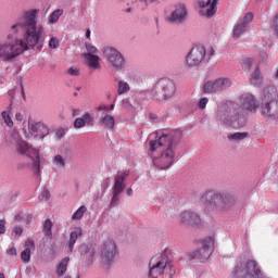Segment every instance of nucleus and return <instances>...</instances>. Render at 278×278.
<instances>
[{
    "label": "nucleus",
    "instance_id": "26",
    "mask_svg": "<svg viewBox=\"0 0 278 278\" xmlns=\"http://www.w3.org/2000/svg\"><path fill=\"white\" fill-rule=\"evenodd\" d=\"M53 222L51 219H46L43 227H42V233L47 240H53Z\"/></svg>",
    "mask_w": 278,
    "mask_h": 278
},
{
    "label": "nucleus",
    "instance_id": "13",
    "mask_svg": "<svg viewBox=\"0 0 278 278\" xmlns=\"http://www.w3.org/2000/svg\"><path fill=\"white\" fill-rule=\"evenodd\" d=\"M179 223L185 227H201L203 225V219L201 215H198L191 210H186L179 214Z\"/></svg>",
    "mask_w": 278,
    "mask_h": 278
},
{
    "label": "nucleus",
    "instance_id": "4",
    "mask_svg": "<svg viewBox=\"0 0 278 278\" xmlns=\"http://www.w3.org/2000/svg\"><path fill=\"white\" fill-rule=\"evenodd\" d=\"M227 108L229 112L235 114L233 121H240L247 112H256L257 103H255V98L252 94L245 93L239 98V102H227Z\"/></svg>",
    "mask_w": 278,
    "mask_h": 278
},
{
    "label": "nucleus",
    "instance_id": "53",
    "mask_svg": "<svg viewBox=\"0 0 278 278\" xmlns=\"http://www.w3.org/2000/svg\"><path fill=\"white\" fill-rule=\"evenodd\" d=\"M126 193L128 194V197H131V194L134 193V190H131V188H128L126 190Z\"/></svg>",
    "mask_w": 278,
    "mask_h": 278
},
{
    "label": "nucleus",
    "instance_id": "47",
    "mask_svg": "<svg viewBox=\"0 0 278 278\" xmlns=\"http://www.w3.org/2000/svg\"><path fill=\"white\" fill-rule=\"evenodd\" d=\"M13 105H14V102L10 100L9 106L7 108L5 111H2V112H8V114H12Z\"/></svg>",
    "mask_w": 278,
    "mask_h": 278
},
{
    "label": "nucleus",
    "instance_id": "35",
    "mask_svg": "<svg viewBox=\"0 0 278 278\" xmlns=\"http://www.w3.org/2000/svg\"><path fill=\"white\" fill-rule=\"evenodd\" d=\"M251 66H253V59L245 58L242 60V68L243 71H251Z\"/></svg>",
    "mask_w": 278,
    "mask_h": 278
},
{
    "label": "nucleus",
    "instance_id": "21",
    "mask_svg": "<svg viewBox=\"0 0 278 278\" xmlns=\"http://www.w3.org/2000/svg\"><path fill=\"white\" fill-rule=\"evenodd\" d=\"M93 121H94V118L92 117V115H90V113L87 112L83 115V117H77L74 121V128L81 129L86 125H92Z\"/></svg>",
    "mask_w": 278,
    "mask_h": 278
},
{
    "label": "nucleus",
    "instance_id": "52",
    "mask_svg": "<svg viewBox=\"0 0 278 278\" xmlns=\"http://www.w3.org/2000/svg\"><path fill=\"white\" fill-rule=\"evenodd\" d=\"M72 116L75 118L76 116H79V109H73L72 110Z\"/></svg>",
    "mask_w": 278,
    "mask_h": 278
},
{
    "label": "nucleus",
    "instance_id": "39",
    "mask_svg": "<svg viewBox=\"0 0 278 278\" xmlns=\"http://www.w3.org/2000/svg\"><path fill=\"white\" fill-rule=\"evenodd\" d=\"M67 74H70L72 77H79V68L72 66L67 70Z\"/></svg>",
    "mask_w": 278,
    "mask_h": 278
},
{
    "label": "nucleus",
    "instance_id": "60",
    "mask_svg": "<svg viewBox=\"0 0 278 278\" xmlns=\"http://www.w3.org/2000/svg\"><path fill=\"white\" fill-rule=\"evenodd\" d=\"M150 118H152L153 121H155V118H157L155 115L150 114Z\"/></svg>",
    "mask_w": 278,
    "mask_h": 278
},
{
    "label": "nucleus",
    "instance_id": "54",
    "mask_svg": "<svg viewBox=\"0 0 278 278\" xmlns=\"http://www.w3.org/2000/svg\"><path fill=\"white\" fill-rule=\"evenodd\" d=\"M31 220H33V217H31V215H27V219H26V223H27V225H29V223H31Z\"/></svg>",
    "mask_w": 278,
    "mask_h": 278
},
{
    "label": "nucleus",
    "instance_id": "50",
    "mask_svg": "<svg viewBox=\"0 0 278 278\" xmlns=\"http://www.w3.org/2000/svg\"><path fill=\"white\" fill-rule=\"evenodd\" d=\"M15 121H17V123H23V114L22 113H16L15 114Z\"/></svg>",
    "mask_w": 278,
    "mask_h": 278
},
{
    "label": "nucleus",
    "instance_id": "45",
    "mask_svg": "<svg viewBox=\"0 0 278 278\" xmlns=\"http://www.w3.org/2000/svg\"><path fill=\"white\" fill-rule=\"evenodd\" d=\"M0 233H5V219H0Z\"/></svg>",
    "mask_w": 278,
    "mask_h": 278
},
{
    "label": "nucleus",
    "instance_id": "37",
    "mask_svg": "<svg viewBox=\"0 0 278 278\" xmlns=\"http://www.w3.org/2000/svg\"><path fill=\"white\" fill-rule=\"evenodd\" d=\"M84 255H85L86 260H92V257H94V248H92V247L86 248Z\"/></svg>",
    "mask_w": 278,
    "mask_h": 278
},
{
    "label": "nucleus",
    "instance_id": "10",
    "mask_svg": "<svg viewBox=\"0 0 278 278\" xmlns=\"http://www.w3.org/2000/svg\"><path fill=\"white\" fill-rule=\"evenodd\" d=\"M205 47H193L186 56V66H188L189 68L199 66L205 60Z\"/></svg>",
    "mask_w": 278,
    "mask_h": 278
},
{
    "label": "nucleus",
    "instance_id": "18",
    "mask_svg": "<svg viewBox=\"0 0 278 278\" xmlns=\"http://www.w3.org/2000/svg\"><path fill=\"white\" fill-rule=\"evenodd\" d=\"M98 123L100 127H103V129H108L109 131H112L116 126V118H114L112 114L103 112Z\"/></svg>",
    "mask_w": 278,
    "mask_h": 278
},
{
    "label": "nucleus",
    "instance_id": "25",
    "mask_svg": "<svg viewBox=\"0 0 278 278\" xmlns=\"http://www.w3.org/2000/svg\"><path fill=\"white\" fill-rule=\"evenodd\" d=\"M83 231L81 228H76V230L72 231L70 235V240L67 242V249L72 253L73 249L75 247V243L77 242L78 238H81Z\"/></svg>",
    "mask_w": 278,
    "mask_h": 278
},
{
    "label": "nucleus",
    "instance_id": "49",
    "mask_svg": "<svg viewBox=\"0 0 278 278\" xmlns=\"http://www.w3.org/2000/svg\"><path fill=\"white\" fill-rule=\"evenodd\" d=\"M13 233H14L15 236H21V233H23V228H21V227H15V228L13 229Z\"/></svg>",
    "mask_w": 278,
    "mask_h": 278
},
{
    "label": "nucleus",
    "instance_id": "23",
    "mask_svg": "<svg viewBox=\"0 0 278 278\" xmlns=\"http://www.w3.org/2000/svg\"><path fill=\"white\" fill-rule=\"evenodd\" d=\"M83 58H85L89 68H93L94 71L101 68V64L99 63V55L90 54V53H84Z\"/></svg>",
    "mask_w": 278,
    "mask_h": 278
},
{
    "label": "nucleus",
    "instance_id": "34",
    "mask_svg": "<svg viewBox=\"0 0 278 278\" xmlns=\"http://www.w3.org/2000/svg\"><path fill=\"white\" fill-rule=\"evenodd\" d=\"M1 116L4 121V124L7 125V127H14V122L12 121V117L10 116V113L8 112H2Z\"/></svg>",
    "mask_w": 278,
    "mask_h": 278
},
{
    "label": "nucleus",
    "instance_id": "24",
    "mask_svg": "<svg viewBox=\"0 0 278 278\" xmlns=\"http://www.w3.org/2000/svg\"><path fill=\"white\" fill-rule=\"evenodd\" d=\"M127 175L129 174L124 173L115 177V184L113 188V192H115V194H121L123 190H125V177H127Z\"/></svg>",
    "mask_w": 278,
    "mask_h": 278
},
{
    "label": "nucleus",
    "instance_id": "40",
    "mask_svg": "<svg viewBox=\"0 0 278 278\" xmlns=\"http://www.w3.org/2000/svg\"><path fill=\"white\" fill-rule=\"evenodd\" d=\"M119 194L121 193H116L113 191V198H112L110 207H114V205H116V203H118V201H121Z\"/></svg>",
    "mask_w": 278,
    "mask_h": 278
},
{
    "label": "nucleus",
    "instance_id": "48",
    "mask_svg": "<svg viewBox=\"0 0 278 278\" xmlns=\"http://www.w3.org/2000/svg\"><path fill=\"white\" fill-rule=\"evenodd\" d=\"M65 134H66V131H64V129H60L56 131V138H59V140H60V139L64 138Z\"/></svg>",
    "mask_w": 278,
    "mask_h": 278
},
{
    "label": "nucleus",
    "instance_id": "29",
    "mask_svg": "<svg viewBox=\"0 0 278 278\" xmlns=\"http://www.w3.org/2000/svg\"><path fill=\"white\" fill-rule=\"evenodd\" d=\"M62 14H64V10L62 9H58L55 11H53L51 13V15L49 16V23H58V21H60V16H62Z\"/></svg>",
    "mask_w": 278,
    "mask_h": 278
},
{
    "label": "nucleus",
    "instance_id": "30",
    "mask_svg": "<svg viewBox=\"0 0 278 278\" xmlns=\"http://www.w3.org/2000/svg\"><path fill=\"white\" fill-rule=\"evenodd\" d=\"M87 207L86 206H80L72 216L73 220H81V218H84V215L87 212Z\"/></svg>",
    "mask_w": 278,
    "mask_h": 278
},
{
    "label": "nucleus",
    "instance_id": "8",
    "mask_svg": "<svg viewBox=\"0 0 278 278\" xmlns=\"http://www.w3.org/2000/svg\"><path fill=\"white\" fill-rule=\"evenodd\" d=\"M173 275H175V270L166 258L159 261L149 271L150 278H173Z\"/></svg>",
    "mask_w": 278,
    "mask_h": 278
},
{
    "label": "nucleus",
    "instance_id": "57",
    "mask_svg": "<svg viewBox=\"0 0 278 278\" xmlns=\"http://www.w3.org/2000/svg\"><path fill=\"white\" fill-rule=\"evenodd\" d=\"M15 220H23V216L16 215V216H15Z\"/></svg>",
    "mask_w": 278,
    "mask_h": 278
},
{
    "label": "nucleus",
    "instance_id": "56",
    "mask_svg": "<svg viewBox=\"0 0 278 278\" xmlns=\"http://www.w3.org/2000/svg\"><path fill=\"white\" fill-rule=\"evenodd\" d=\"M214 54V48H210L208 49V55H213Z\"/></svg>",
    "mask_w": 278,
    "mask_h": 278
},
{
    "label": "nucleus",
    "instance_id": "32",
    "mask_svg": "<svg viewBox=\"0 0 278 278\" xmlns=\"http://www.w3.org/2000/svg\"><path fill=\"white\" fill-rule=\"evenodd\" d=\"M117 92L118 94H125V92H129V84H127L126 81L119 80Z\"/></svg>",
    "mask_w": 278,
    "mask_h": 278
},
{
    "label": "nucleus",
    "instance_id": "16",
    "mask_svg": "<svg viewBox=\"0 0 278 278\" xmlns=\"http://www.w3.org/2000/svg\"><path fill=\"white\" fill-rule=\"evenodd\" d=\"M188 16V10L186 9V4L178 3L175 7V10L172 12L168 17L169 23H174L175 25H181V23L186 22V17Z\"/></svg>",
    "mask_w": 278,
    "mask_h": 278
},
{
    "label": "nucleus",
    "instance_id": "2",
    "mask_svg": "<svg viewBox=\"0 0 278 278\" xmlns=\"http://www.w3.org/2000/svg\"><path fill=\"white\" fill-rule=\"evenodd\" d=\"M181 132L179 130H172L169 132H163L156 140L150 141V153H155L157 149L162 150L160 157L154 159V165L161 170L170 168L175 162V146L179 142Z\"/></svg>",
    "mask_w": 278,
    "mask_h": 278
},
{
    "label": "nucleus",
    "instance_id": "28",
    "mask_svg": "<svg viewBox=\"0 0 278 278\" xmlns=\"http://www.w3.org/2000/svg\"><path fill=\"white\" fill-rule=\"evenodd\" d=\"M131 3H137L140 10H147L151 3H155L156 5L160 3V0H130Z\"/></svg>",
    "mask_w": 278,
    "mask_h": 278
},
{
    "label": "nucleus",
    "instance_id": "17",
    "mask_svg": "<svg viewBox=\"0 0 278 278\" xmlns=\"http://www.w3.org/2000/svg\"><path fill=\"white\" fill-rule=\"evenodd\" d=\"M253 21V13H247L242 20H239L232 29L233 38H240L244 31H247V27Z\"/></svg>",
    "mask_w": 278,
    "mask_h": 278
},
{
    "label": "nucleus",
    "instance_id": "14",
    "mask_svg": "<svg viewBox=\"0 0 278 278\" xmlns=\"http://www.w3.org/2000/svg\"><path fill=\"white\" fill-rule=\"evenodd\" d=\"M231 86V80L229 78H218L214 81H207L203 86V92L206 94H214L216 92H223Z\"/></svg>",
    "mask_w": 278,
    "mask_h": 278
},
{
    "label": "nucleus",
    "instance_id": "7",
    "mask_svg": "<svg viewBox=\"0 0 278 278\" xmlns=\"http://www.w3.org/2000/svg\"><path fill=\"white\" fill-rule=\"evenodd\" d=\"M17 151L22 155H27L33 160V169L35 175H40V152L31 147L25 141H20L17 143Z\"/></svg>",
    "mask_w": 278,
    "mask_h": 278
},
{
    "label": "nucleus",
    "instance_id": "46",
    "mask_svg": "<svg viewBox=\"0 0 278 278\" xmlns=\"http://www.w3.org/2000/svg\"><path fill=\"white\" fill-rule=\"evenodd\" d=\"M9 97L11 98L10 101H13L14 102V97L16 96V89H11L9 92H8Z\"/></svg>",
    "mask_w": 278,
    "mask_h": 278
},
{
    "label": "nucleus",
    "instance_id": "43",
    "mask_svg": "<svg viewBox=\"0 0 278 278\" xmlns=\"http://www.w3.org/2000/svg\"><path fill=\"white\" fill-rule=\"evenodd\" d=\"M98 112H110V105H108V104H100L98 106Z\"/></svg>",
    "mask_w": 278,
    "mask_h": 278
},
{
    "label": "nucleus",
    "instance_id": "31",
    "mask_svg": "<svg viewBox=\"0 0 278 278\" xmlns=\"http://www.w3.org/2000/svg\"><path fill=\"white\" fill-rule=\"evenodd\" d=\"M248 132H235L228 135V140H244V138H248Z\"/></svg>",
    "mask_w": 278,
    "mask_h": 278
},
{
    "label": "nucleus",
    "instance_id": "62",
    "mask_svg": "<svg viewBox=\"0 0 278 278\" xmlns=\"http://www.w3.org/2000/svg\"><path fill=\"white\" fill-rule=\"evenodd\" d=\"M263 58H265V59H266V58H268V55H266V53H263Z\"/></svg>",
    "mask_w": 278,
    "mask_h": 278
},
{
    "label": "nucleus",
    "instance_id": "42",
    "mask_svg": "<svg viewBox=\"0 0 278 278\" xmlns=\"http://www.w3.org/2000/svg\"><path fill=\"white\" fill-rule=\"evenodd\" d=\"M208 102H210V100L207 98H201L199 101L200 110H205Z\"/></svg>",
    "mask_w": 278,
    "mask_h": 278
},
{
    "label": "nucleus",
    "instance_id": "9",
    "mask_svg": "<svg viewBox=\"0 0 278 278\" xmlns=\"http://www.w3.org/2000/svg\"><path fill=\"white\" fill-rule=\"evenodd\" d=\"M214 253V237H206L202 240V248L189 254L190 260H200L205 262Z\"/></svg>",
    "mask_w": 278,
    "mask_h": 278
},
{
    "label": "nucleus",
    "instance_id": "3",
    "mask_svg": "<svg viewBox=\"0 0 278 278\" xmlns=\"http://www.w3.org/2000/svg\"><path fill=\"white\" fill-rule=\"evenodd\" d=\"M202 203L207 205L214 214H225L237 203L236 195L229 191L207 190L201 197Z\"/></svg>",
    "mask_w": 278,
    "mask_h": 278
},
{
    "label": "nucleus",
    "instance_id": "27",
    "mask_svg": "<svg viewBox=\"0 0 278 278\" xmlns=\"http://www.w3.org/2000/svg\"><path fill=\"white\" fill-rule=\"evenodd\" d=\"M68 262H71L70 257H64L63 260H61V262L59 263V265L56 267L58 277H64V275L68 268Z\"/></svg>",
    "mask_w": 278,
    "mask_h": 278
},
{
    "label": "nucleus",
    "instance_id": "15",
    "mask_svg": "<svg viewBox=\"0 0 278 278\" xmlns=\"http://www.w3.org/2000/svg\"><path fill=\"white\" fill-rule=\"evenodd\" d=\"M104 55L112 64L115 71H121V68L125 66V58L118 50L111 47H106L104 48Z\"/></svg>",
    "mask_w": 278,
    "mask_h": 278
},
{
    "label": "nucleus",
    "instance_id": "58",
    "mask_svg": "<svg viewBox=\"0 0 278 278\" xmlns=\"http://www.w3.org/2000/svg\"><path fill=\"white\" fill-rule=\"evenodd\" d=\"M86 38H90V29H87V31H86Z\"/></svg>",
    "mask_w": 278,
    "mask_h": 278
},
{
    "label": "nucleus",
    "instance_id": "51",
    "mask_svg": "<svg viewBox=\"0 0 278 278\" xmlns=\"http://www.w3.org/2000/svg\"><path fill=\"white\" fill-rule=\"evenodd\" d=\"M7 254L16 255V248H10L9 250H7Z\"/></svg>",
    "mask_w": 278,
    "mask_h": 278
},
{
    "label": "nucleus",
    "instance_id": "55",
    "mask_svg": "<svg viewBox=\"0 0 278 278\" xmlns=\"http://www.w3.org/2000/svg\"><path fill=\"white\" fill-rule=\"evenodd\" d=\"M21 89H22V97L23 99H25V89L23 88V84L21 85Z\"/></svg>",
    "mask_w": 278,
    "mask_h": 278
},
{
    "label": "nucleus",
    "instance_id": "20",
    "mask_svg": "<svg viewBox=\"0 0 278 278\" xmlns=\"http://www.w3.org/2000/svg\"><path fill=\"white\" fill-rule=\"evenodd\" d=\"M200 8H210L206 10V18H212L216 14V5L218 0H198Z\"/></svg>",
    "mask_w": 278,
    "mask_h": 278
},
{
    "label": "nucleus",
    "instance_id": "5",
    "mask_svg": "<svg viewBox=\"0 0 278 278\" xmlns=\"http://www.w3.org/2000/svg\"><path fill=\"white\" fill-rule=\"evenodd\" d=\"M262 114L267 118H278L277 88L267 87L263 90Z\"/></svg>",
    "mask_w": 278,
    "mask_h": 278
},
{
    "label": "nucleus",
    "instance_id": "22",
    "mask_svg": "<svg viewBox=\"0 0 278 278\" xmlns=\"http://www.w3.org/2000/svg\"><path fill=\"white\" fill-rule=\"evenodd\" d=\"M36 249V245L34 244V241L27 240L25 242V249L21 253V260L24 262V264H27L29 260H31V250Z\"/></svg>",
    "mask_w": 278,
    "mask_h": 278
},
{
    "label": "nucleus",
    "instance_id": "36",
    "mask_svg": "<svg viewBox=\"0 0 278 278\" xmlns=\"http://www.w3.org/2000/svg\"><path fill=\"white\" fill-rule=\"evenodd\" d=\"M53 162H54V164H56V166H61L62 168H64V166H66V163L64 162V157L60 154L54 156Z\"/></svg>",
    "mask_w": 278,
    "mask_h": 278
},
{
    "label": "nucleus",
    "instance_id": "11",
    "mask_svg": "<svg viewBox=\"0 0 278 278\" xmlns=\"http://www.w3.org/2000/svg\"><path fill=\"white\" fill-rule=\"evenodd\" d=\"M235 275H245V278H266V276H264L262 273L260 265H257V262L255 261H247L243 270H240V267L237 266L235 269Z\"/></svg>",
    "mask_w": 278,
    "mask_h": 278
},
{
    "label": "nucleus",
    "instance_id": "38",
    "mask_svg": "<svg viewBox=\"0 0 278 278\" xmlns=\"http://www.w3.org/2000/svg\"><path fill=\"white\" fill-rule=\"evenodd\" d=\"M49 47L51 49H58V47H60V40L58 39V37H52L50 40H49Z\"/></svg>",
    "mask_w": 278,
    "mask_h": 278
},
{
    "label": "nucleus",
    "instance_id": "33",
    "mask_svg": "<svg viewBox=\"0 0 278 278\" xmlns=\"http://www.w3.org/2000/svg\"><path fill=\"white\" fill-rule=\"evenodd\" d=\"M251 81H254V84L262 81V73L260 72V67H256L252 73Z\"/></svg>",
    "mask_w": 278,
    "mask_h": 278
},
{
    "label": "nucleus",
    "instance_id": "59",
    "mask_svg": "<svg viewBox=\"0 0 278 278\" xmlns=\"http://www.w3.org/2000/svg\"><path fill=\"white\" fill-rule=\"evenodd\" d=\"M114 110V104L109 105V112H112Z\"/></svg>",
    "mask_w": 278,
    "mask_h": 278
},
{
    "label": "nucleus",
    "instance_id": "61",
    "mask_svg": "<svg viewBox=\"0 0 278 278\" xmlns=\"http://www.w3.org/2000/svg\"><path fill=\"white\" fill-rule=\"evenodd\" d=\"M0 278H5V274L0 273Z\"/></svg>",
    "mask_w": 278,
    "mask_h": 278
},
{
    "label": "nucleus",
    "instance_id": "6",
    "mask_svg": "<svg viewBox=\"0 0 278 278\" xmlns=\"http://www.w3.org/2000/svg\"><path fill=\"white\" fill-rule=\"evenodd\" d=\"M175 96V83L169 79L159 80L150 92L154 101H168Z\"/></svg>",
    "mask_w": 278,
    "mask_h": 278
},
{
    "label": "nucleus",
    "instance_id": "12",
    "mask_svg": "<svg viewBox=\"0 0 278 278\" xmlns=\"http://www.w3.org/2000/svg\"><path fill=\"white\" fill-rule=\"evenodd\" d=\"M116 255H118V250L116 248V242L112 239L104 241L101 249V261L103 264L110 266L114 262Z\"/></svg>",
    "mask_w": 278,
    "mask_h": 278
},
{
    "label": "nucleus",
    "instance_id": "44",
    "mask_svg": "<svg viewBox=\"0 0 278 278\" xmlns=\"http://www.w3.org/2000/svg\"><path fill=\"white\" fill-rule=\"evenodd\" d=\"M42 199H46V201H49L51 199V192H49L48 189H45L43 192L41 193Z\"/></svg>",
    "mask_w": 278,
    "mask_h": 278
},
{
    "label": "nucleus",
    "instance_id": "1",
    "mask_svg": "<svg viewBox=\"0 0 278 278\" xmlns=\"http://www.w3.org/2000/svg\"><path fill=\"white\" fill-rule=\"evenodd\" d=\"M36 18H38V10L24 11L17 22L11 26L8 35L9 40H13L16 36L24 34L26 41L16 39L14 43L8 41L0 43V60L2 62H11L14 58L25 53V51H29V47H37L39 51H42V47H45V39H42L45 27L38 24Z\"/></svg>",
    "mask_w": 278,
    "mask_h": 278
},
{
    "label": "nucleus",
    "instance_id": "19",
    "mask_svg": "<svg viewBox=\"0 0 278 278\" xmlns=\"http://www.w3.org/2000/svg\"><path fill=\"white\" fill-rule=\"evenodd\" d=\"M29 131L35 138H45V136H49V127H47L42 122L33 124L29 127Z\"/></svg>",
    "mask_w": 278,
    "mask_h": 278
},
{
    "label": "nucleus",
    "instance_id": "63",
    "mask_svg": "<svg viewBox=\"0 0 278 278\" xmlns=\"http://www.w3.org/2000/svg\"><path fill=\"white\" fill-rule=\"evenodd\" d=\"M126 12H131V9H127Z\"/></svg>",
    "mask_w": 278,
    "mask_h": 278
},
{
    "label": "nucleus",
    "instance_id": "41",
    "mask_svg": "<svg viewBox=\"0 0 278 278\" xmlns=\"http://www.w3.org/2000/svg\"><path fill=\"white\" fill-rule=\"evenodd\" d=\"M86 50L90 55H94V53H97V47L92 46V43H86Z\"/></svg>",
    "mask_w": 278,
    "mask_h": 278
}]
</instances>
